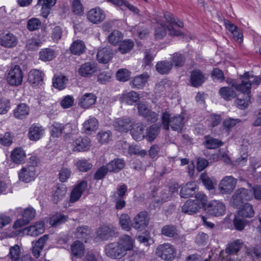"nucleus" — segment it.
Returning <instances> with one entry per match:
<instances>
[{
	"label": "nucleus",
	"instance_id": "1",
	"mask_svg": "<svg viewBox=\"0 0 261 261\" xmlns=\"http://www.w3.org/2000/svg\"><path fill=\"white\" fill-rule=\"evenodd\" d=\"M194 200L189 199L186 201L182 206V212L189 215L197 213L199 210L204 207L207 201V197L202 193H197Z\"/></svg>",
	"mask_w": 261,
	"mask_h": 261
},
{
	"label": "nucleus",
	"instance_id": "2",
	"mask_svg": "<svg viewBox=\"0 0 261 261\" xmlns=\"http://www.w3.org/2000/svg\"><path fill=\"white\" fill-rule=\"evenodd\" d=\"M184 117L181 115L171 117L169 113L164 112L162 117V122L165 129L169 130L170 126L173 130L180 133L184 126Z\"/></svg>",
	"mask_w": 261,
	"mask_h": 261
},
{
	"label": "nucleus",
	"instance_id": "3",
	"mask_svg": "<svg viewBox=\"0 0 261 261\" xmlns=\"http://www.w3.org/2000/svg\"><path fill=\"white\" fill-rule=\"evenodd\" d=\"M23 77L22 71L18 65H12L8 70L7 76V82L12 86H19L21 84Z\"/></svg>",
	"mask_w": 261,
	"mask_h": 261
},
{
	"label": "nucleus",
	"instance_id": "4",
	"mask_svg": "<svg viewBox=\"0 0 261 261\" xmlns=\"http://www.w3.org/2000/svg\"><path fill=\"white\" fill-rule=\"evenodd\" d=\"M157 255L163 259L172 260L176 256V250L170 243H164L159 245L156 248Z\"/></svg>",
	"mask_w": 261,
	"mask_h": 261
},
{
	"label": "nucleus",
	"instance_id": "5",
	"mask_svg": "<svg viewBox=\"0 0 261 261\" xmlns=\"http://www.w3.org/2000/svg\"><path fill=\"white\" fill-rule=\"evenodd\" d=\"M205 210L208 215L219 217L225 214L226 206L222 202L214 200L207 204Z\"/></svg>",
	"mask_w": 261,
	"mask_h": 261
},
{
	"label": "nucleus",
	"instance_id": "6",
	"mask_svg": "<svg viewBox=\"0 0 261 261\" xmlns=\"http://www.w3.org/2000/svg\"><path fill=\"white\" fill-rule=\"evenodd\" d=\"M242 79V83L238 84L235 81H232V87L237 90L241 92L244 95H249L250 93V88L251 86L250 78H253V75H251L249 72H246L243 75L241 76Z\"/></svg>",
	"mask_w": 261,
	"mask_h": 261
},
{
	"label": "nucleus",
	"instance_id": "7",
	"mask_svg": "<svg viewBox=\"0 0 261 261\" xmlns=\"http://www.w3.org/2000/svg\"><path fill=\"white\" fill-rule=\"evenodd\" d=\"M237 179L232 176H226L220 181L219 190L223 194H230L234 189Z\"/></svg>",
	"mask_w": 261,
	"mask_h": 261
},
{
	"label": "nucleus",
	"instance_id": "8",
	"mask_svg": "<svg viewBox=\"0 0 261 261\" xmlns=\"http://www.w3.org/2000/svg\"><path fill=\"white\" fill-rule=\"evenodd\" d=\"M252 198L250 191L245 188H240L233 195L232 203L237 206L243 203L244 201H249Z\"/></svg>",
	"mask_w": 261,
	"mask_h": 261
},
{
	"label": "nucleus",
	"instance_id": "9",
	"mask_svg": "<svg viewBox=\"0 0 261 261\" xmlns=\"http://www.w3.org/2000/svg\"><path fill=\"white\" fill-rule=\"evenodd\" d=\"M105 251L108 256L114 259H120L126 254L124 250L117 242L107 245L105 248Z\"/></svg>",
	"mask_w": 261,
	"mask_h": 261
},
{
	"label": "nucleus",
	"instance_id": "10",
	"mask_svg": "<svg viewBox=\"0 0 261 261\" xmlns=\"http://www.w3.org/2000/svg\"><path fill=\"white\" fill-rule=\"evenodd\" d=\"M148 222L149 218L147 213L142 211L134 217L131 225L136 229L142 230L148 225Z\"/></svg>",
	"mask_w": 261,
	"mask_h": 261
},
{
	"label": "nucleus",
	"instance_id": "11",
	"mask_svg": "<svg viewBox=\"0 0 261 261\" xmlns=\"http://www.w3.org/2000/svg\"><path fill=\"white\" fill-rule=\"evenodd\" d=\"M72 150L74 151L83 152L89 150L91 140L88 137H79L72 143Z\"/></svg>",
	"mask_w": 261,
	"mask_h": 261
},
{
	"label": "nucleus",
	"instance_id": "12",
	"mask_svg": "<svg viewBox=\"0 0 261 261\" xmlns=\"http://www.w3.org/2000/svg\"><path fill=\"white\" fill-rule=\"evenodd\" d=\"M35 210L32 207H28L24 210L22 214V218L17 220L13 224V228H17L29 223L35 216Z\"/></svg>",
	"mask_w": 261,
	"mask_h": 261
},
{
	"label": "nucleus",
	"instance_id": "13",
	"mask_svg": "<svg viewBox=\"0 0 261 261\" xmlns=\"http://www.w3.org/2000/svg\"><path fill=\"white\" fill-rule=\"evenodd\" d=\"M87 187V182L82 180L79 182L72 189L70 195L69 201L74 203L78 201Z\"/></svg>",
	"mask_w": 261,
	"mask_h": 261
},
{
	"label": "nucleus",
	"instance_id": "14",
	"mask_svg": "<svg viewBox=\"0 0 261 261\" xmlns=\"http://www.w3.org/2000/svg\"><path fill=\"white\" fill-rule=\"evenodd\" d=\"M88 20L93 23L97 24L104 20L106 15L103 11L99 7L91 9L87 14Z\"/></svg>",
	"mask_w": 261,
	"mask_h": 261
},
{
	"label": "nucleus",
	"instance_id": "15",
	"mask_svg": "<svg viewBox=\"0 0 261 261\" xmlns=\"http://www.w3.org/2000/svg\"><path fill=\"white\" fill-rule=\"evenodd\" d=\"M17 38L10 32H4L0 34V44L5 47L11 48L17 44Z\"/></svg>",
	"mask_w": 261,
	"mask_h": 261
},
{
	"label": "nucleus",
	"instance_id": "16",
	"mask_svg": "<svg viewBox=\"0 0 261 261\" xmlns=\"http://www.w3.org/2000/svg\"><path fill=\"white\" fill-rule=\"evenodd\" d=\"M134 122L129 118H119L114 122L116 130L120 132H127L133 126Z\"/></svg>",
	"mask_w": 261,
	"mask_h": 261
},
{
	"label": "nucleus",
	"instance_id": "17",
	"mask_svg": "<svg viewBox=\"0 0 261 261\" xmlns=\"http://www.w3.org/2000/svg\"><path fill=\"white\" fill-rule=\"evenodd\" d=\"M83 130L87 135H91L95 132L99 126L98 120L94 117H90L89 119L85 120L83 123Z\"/></svg>",
	"mask_w": 261,
	"mask_h": 261
},
{
	"label": "nucleus",
	"instance_id": "18",
	"mask_svg": "<svg viewBox=\"0 0 261 261\" xmlns=\"http://www.w3.org/2000/svg\"><path fill=\"white\" fill-rule=\"evenodd\" d=\"M97 71L96 64L93 62H86L79 69V73L84 77H90Z\"/></svg>",
	"mask_w": 261,
	"mask_h": 261
},
{
	"label": "nucleus",
	"instance_id": "19",
	"mask_svg": "<svg viewBox=\"0 0 261 261\" xmlns=\"http://www.w3.org/2000/svg\"><path fill=\"white\" fill-rule=\"evenodd\" d=\"M35 170L33 166H27L21 169L19 173V179L25 182H29L34 179Z\"/></svg>",
	"mask_w": 261,
	"mask_h": 261
},
{
	"label": "nucleus",
	"instance_id": "20",
	"mask_svg": "<svg viewBox=\"0 0 261 261\" xmlns=\"http://www.w3.org/2000/svg\"><path fill=\"white\" fill-rule=\"evenodd\" d=\"M146 126L142 123L134 124L131 127L130 134L134 140L141 141L145 138L144 130Z\"/></svg>",
	"mask_w": 261,
	"mask_h": 261
},
{
	"label": "nucleus",
	"instance_id": "21",
	"mask_svg": "<svg viewBox=\"0 0 261 261\" xmlns=\"http://www.w3.org/2000/svg\"><path fill=\"white\" fill-rule=\"evenodd\" d=\"M67 188L64 185L58 186L52 191V200L55 203L63 200L66 196Z\"/></svg>",
	"mask_w": 261,
	"mask_h": 261
},
{
	"label": "nucleus",
	"instance_id": "22",
	"mask_svg": "<svg viewBox=\"0 0 261 261\" xmlns=\"http://www.w3.org/2000/svg\"><path fill=\"white\" fill-rule=\"evenodd\" d=\"M225 24L226 28L231 33L233 39L239 43H241L243 38L242 31L229 21H225Z\"/></svg>",
	"mask_w": 261,
	"mask_h": 261
},
{
	"label": "nucleus",
	"instance_id": "23",
	"mask_svg": "<svg viewBox=\"0 0 261 261\" xmlns=\"http://www.w3.org/2000/svg\"><path fill=\"white\" fill-rule=\"evenodd\" d=\"M113 56L112 50L109 48L105 47L98 51L97 59L99 62L106 64L112 59Z\"/></svg>",
	"mask_w": 261,
	"mask_h": 261
},
{
	"label": "nucleus",
	"instance_id": "24",
	"mask_svg": "<svg viewBox=\"0 0 261 261\" xmlns=\"http://www.w3.org/2000/svg\"><path fill=\"white\" fill-rule=\"evenodd\" d=\"M134 240L128 235H123L120 237L117 243L124 250L125 253L126 251L133 249L134 247Z\"/></svg>",
	"mask_w": 261,
	"mask_h": 261
},
{
	"label": "nucleus",
	"instance_id": "25",
	"mask_svg": "<svg viewBox=\"0 0 261 261\" xmlns=\"http://www.w3.org/2000/svg\"><path fill=\"white\" fill-rule=\"evenodd\" d=\"M96 97L93 93H86L79 100V105L84 109L90 107L95 103Z\"/></svg>",
	"mask_w": 261,
	"mask_h": 261
},
{
	"label": "nucleus",
	"instance_id": "26",
	"mask_svg": "<svg viewBox=\"0 0 261 261\" xmlns=\"http://www.w3.org/2000/svg\"><path fill=\"white\" fill-rule=\"evenodd\" d=\"M205 77L202 72L198 69L193 70L190 76V82L192 86L197 87L204 82Z\"/></svg>",
	"mask_w": 261,
	"mask_h": 261
},
{
	"label": "nucleus",
	"instance_id": "27",
	"mask_svg": "<svg viewBox=\"0 0 261 261\" xmlns=\"http://www.w3.org/2000/svg\"><path fill=\"white\" fill-rule=\"evenodd\" d=\"M44 226L42 222L36 223L24 229V233L31 236H37L44 232Z\"/></svg>",
	"mask_w": 261,
	"mask_h": 261
},
{
	"label": "nucleus",
	"instance_id": "28",
	"mask_svg": "<svg viewBox=\"0 0 261 261\" xmlns=\"http://www.w3.org/2000/svg\"><path fill=\"white\" fill-rule=\"evenodd\" d=\"M197 188V185L195 182H188L181 188L180 195L182 198H188L194 194Z\"/></svg>",
	"mask_w": 261,
	"mask_h": 261
},
{
	"label": "nucleus",
	"instance_id": "29",
	"mask_svg": "<svg viewBox=\"0 0 261 261\" xmlns=\"http://www.w3.org/2000/svg\"><path fill=\"white\" fill-rule=\"evenodd\" d=\"M114 232V227L107 225L100 226L96 231L97 236L102 240H108Z\"/></svg>",
	"mask_w": 261,
	"mask_h": 261
},
{
	"label": "nucleus",
	"instance_id": "30",
	"mask_svg": "<svg viewBox=\"0 0 261 261\" xmlns=\"http://www.w3.org/2000/svg\"><path fill=\"white\" fill-rule=\"evenodd\" d=\"M43 74L39 70L33 69L30 71L28 80L32 85L36 86L43 81Z\"/></svg>",
	"mask_w": 261,
	"mask_h": 261
},
{
	"label": "nucleus",
	"instance_id": "31",
	"mask_svg": "<svg viewBox=\"0 0 261 261\" xmlns=\"http://www.w3.org/2000/svg\"><path fill=\"white\" fill-rule=\"evenodd\" d=\"M43 134V129L41 126L33 124L29 129V137L31 140H38L42 137Z\"/></svg>",
	"mask_w": 261,
	"mask_h": 261
},
{
	"label": "nucleus",
	"instance_id": "32",
	"mask_svg": "<svg viewBox=\"0 0 261 261\" xmlns=\"http://www.w3.org/2000/svg\"><path fill=\"white\" fill-rule=\"evenodd\" d=\"M30 108L25 103H20L14 110V116L17 119H22L29 114Z\"/></svg>",
	"mask_w": 261,
	"mask_h": 261
},
{
	"label": "nucleus",
	"instance_id": "33",
	"mask_svg": "<svg viewBox=\"0 0 261 261\" xmlns=\"http://www.w3.org/2000/svg\"><path fill=\"white\" fill-rule=\"evenodd\" d=\"M56 1L57 0H38V4L42 6L41 14L43 17H47L51 8L55 5Z\"/></svg>",
	"mask_w": 261,
	"mask_h": 261
},
{
	"label": "nucleus",
	"instance_id": "34",
	"mask_svg": "<svg viewBox=\"0 0 261 261\" xmlns=\"http://www.w3.org/2000/svg\"><path fill=\"white\" fill-rule=\"evenodd\" d=\"M203 144L205 147L210 149H214L223 145V143L221 140L213 138L210 136L204 137Z\"/></svg>",
	"mask_w": 261,
	"mask_h": 261
},
{
	"label": "nucleus",
	"instance_id": "35",
	"mask_svg": "<svg viewBox=\"0 0 261 261\" xmlns=\"http://www.w3.org/2000/svg\"><path fill=\"white\" fill-rule=\"evenodd\" d=\"M86 45L85 43L80 40H76L71 44L70 50L72 54L75 55H80L85 52Z\"/></svg>",
	"mask_w": 261,
	"mask_h": 261
},
{
	"label": "nucleus",
	"instance_id": "36",
	"mask_svg": "<svg viewBox=\"0 0 261 261\" xmlns=\"http://www.w3.org/2000/svg\"><path fill=\"white\" fill-rule=\"evenodd\" d=\"M242 246V241L240 240H234L228 243L225 251L228 254H234L239 252Z\"/></svg>",
	"mask_w": 261,
	"mask_h": 261
},
{
	"label": "nucleus",
	"instance_id": "37",
	"mask_svg": "<svg viewBox=\"0 0 261 261\" xmlns=\"http://www.w3.org/2000/svg\"><path fill=\"white\" fill-rule=\"evenodd\" d=\"M91 230L88 226H81L76 228L75 237L77 239L87 242V240L90 237Z\"/></svg>",
	"mask_w": 261,
	"mask_h": 261
},
{
	"label": "nucleus",
	"instance_id": "38",
	"mask_svg": "<svg viewBox=\"0 0 261 261\" xmlns=\"http://www.w3.org/2000/svg\"><path fill=\"white\" fill-rule=\"evenodd\" d=\"M172 64L167 61L158 62L155 65L156 71L161 74L168 73L172 69Z\"/></svg>",
	"mask_w": 261,
	"mask_h": 261
},
{
	"label": "nucleus",
	"instance_id": "39",
	"mask_svg": "<svg viewBox=\"0 0 261 261\" xmlns=\"http://www.w3.org/2000/svg\"><path fill=\"white\" fill-rule=\"evenodd\" d=\"M162 234L169 238L177 239L179 238L177 230L173 225H167L163 226L161 229Z\"/></svg>",
	"mask_w": 261,
	"mask_h": 261
},
{
	"label": "nucleus",
	"instance_id": "40",
	"mask_svg": "<svg viewBox=\"0 0 261 261\" xmlns=\"http://www.w3.org/2000/svg\"><path fill=\"white\" fill-rule=\"evenodd\" d=\"M68 219V217L62 214H56L50 217L49 224L53 227H57L65 223Z\"/></svg>",
	"mask_w": 261,
	"mask_h": 261
},
{
	"label": "nucleus",
	"instance_id": "41",
	"mask_svg": "<svg viewBox=\"0 0 261 261\" xmlns=\"http://www.w3.org/2000/svg\"><path fill=\"white\" fill-rule=\"evenodd\" d=\"M124 163L122 160L117 159L111 161L107 167L110 172H118L123 168Z\"/></svg>",
	"mask_w": 261,
	"mask_h": 261
},
{
	"label": "nucleus",
	"instance_id": "42",
	"mask_svg": "<svg viewBox=\"0 0 261 261\" xmlns=\"http://www.w3.org/2000/svg\"><path fill=\"white\" fill-rule=\"evenodd\" d=\"M160 132V127L157 124H153L150 126L146 129V134L145 135V138L148 141L152 142L153 141Z\"/></svg>",
	"mask_w": 261,
	"mask_h": 261
},
{
	"label": "nucleus",
	"instance_id": "43",
	"mask_svg": "<svg viewBox=\"0 0 261 261\" xmlns=\"http://www.w3.org/2000/svg\"><path fill=\"white\" fill-rule=\"evenodd\" d=\"M134 46V42L130 39H126L121 42L118 48L121 54H125L129 52Z\"/></svg>",
	"mask_w": 261,
	"mask_h": 261
},
{
	"label": "nucleus",
	"instance_id": "44",
	"mask_svg": "<svg viewBox=\"0 0 261 261\" xmlns=\"http://www.w3.org/2000/svg\"><path fill=\"white\" fill-rule=\"evenodd\" d=\"M219 92L221 96L226 100H230L236 96L234 91L228 87L221 88Z\"/></svg>",
	"mask_w": 261,
	"mask_h": 261
},
{
	"label": "nucleus",
	"instance_id": "45",
	"mask_svg": "<svg viewBox=\"0 0 261 261\" xmlns=\"http://www.w3.org/2000/svg\"><path fill=\"white\" fill-rule=\"evenodd\" d=\"M239 215L244 218H251L254 215L253 206L249 203H245L239 212Z\"/></svg>",
	"mask_w": 261,
	"mask_h": 261
},
{
	"label": "nucleus",
	"instance_id": "46",
	"mask_svg": "<svg viewBox=\"0 0 261 261\" xmlns=\"http://www.w3.org/2000/svg\"><path fill=\"white\" fill-rule=\"evenodd\" d=\"M25 157L24 151L19 148L15 149L11 155L12 161L16 164H20L24 160Z\"/></svg>",
	"mask_w": 261,
	"mask_h": 261
},
{
	"label": "nucleus",
	"instance_id": "47",
	"mask_svg": "<svg viewBox=\"0 0 261 261\" xmlns=\"http://www.w3.org/2000/svg\"><path fill=\"white\" fill-rule=\"evenodd\" d=\"M164 17L167 22L169 23L167 27V29L169 31V34L171 36H179L181 33L179 31L175 30L173 27L174 23H175V20L172 18L169 14H165Z\"/></svg>",
	"mask_w": 261,
	"mask_h": 261
},
{
	"label": "nucleus",
	"instance_id": "48",
	"mask_svg": "<svg viewBox=\"0 0 261 261\" xmlns=\"http://www.w3.org/2000/svg\"><path fill=\"white\" fill-rule=\"evenodd\" d=\"M56 57V54L53 49L45 48L39 53V59L43 61H49Z\"/></svg>",
	"mask_w": 261,
	"mask_h": 261
},
{
	"label": "nucleus",
	"instance_id": "49",
	"mask_svg": "<svg viewBox=\"0 0 261 261\" xmlns=\"http://www.w3.org/2000/svg\"><path fill=\"white\" fill-rule=\"evenodd\" d=\"M148 77V75L145 74L136 76L131 82L132 86L137 88H142L147 82Z\"/></svg>",
	"mask_w": 261,
	"mask_h": 261
},
{
	"label": "nucleus",
	"instance_id": "50",
	"mask_svg": "<svg viewBox=\"0 0 261 261\" xmlns=\"http://www.w3.org/2000/svg\"><path fill=\"white\" fill-rule=\"evenodd\" d=\"M64 128H71V124L67 123L63 125L59 123H55L53 125L52 135L54 137H58L63 132Z\"/></svg>",
	"mask_w": 261,
	"mask_h": 261
},
{
	"label": "nucleus",
	"instance_id": "51",
	"mask_svg": "<svg viewBox=\"0 0 261 261\" xmlns=\"http://www.w3.org/2000/svg\"><path fill=\"white\" fill-rule=\"evenodd\" d=\"M185 61V57L182 55L175 53L171 57L170 62L172 64V66L174 65L176 67H180L184 65Z\"/></svg>",
	"mask_w": 261,
	"mask_h": 261
},
{
	"label": "nucleus",
	"instance_id": "52",
	"mask_svg": "<svg viewBox=\"0 0 261 261\" xmlns=\"http://www.w3.org/2000/svg\"><path fill=\"white\" fill-rule=\"evenodd\" d=\"M20 254L21 251L19 246L18 245H15L10 248L8 256L12 261H18L20 257Z\"/></svg>",
	"mask_w": 261,
	"mask_h": 261
},
{
	"label": "nucleus",
	"instance_id": "53",
	"mask_svg": "<svg viewBox=\"0 0 261 261\" xmlns=\"http://www.w3.org/2000/svg\"><path fill=\"white\" fill-rule=\"evenodd\" d=\"M72 253L75 256H81L84 253V245L79 241L74 242L71 246Z\"/></svg>",
	"mask_w": 261,
	"mask_h": 261
},
{
	"label": "nucleus",
	"instance_id": "54",
	"mask_svg": "<svg viewBox=\"0 0 261 261\" xmlns=\"http://www.w3.org/2000/svg\"><path fill=\"white\" fill-rule=\"evenodd\" d=\"M67 79L64 75L59 76L53 80V86L55 88L61 90L65 88Z\"/></svg>",
	"mask_w": 261,
	"mask_h": 261
},
{
	"label": "nucleus",
	"instance_id": "55",
	"mask_svg": "<svg viewBox=\"0 0 261 261\" xmlns=\"http://www.w3.org/2000/svg\"><path fill=\"white\" fill-rule=\"evenodd\" d=\"M122 38L123 35L121 32L118 30H114L108 36V39L110 43L115 45Z\"/></svg>",
	"mask_w": 261,
	"mask_h": 261
},
{
	"label": "nucleus",
	"instance_id": "56",
	"mask_svg": "<svg viewBox=\"0 0 261 261\" xmlns=\"http://www.w3.org/2000/svg\"><path fill=\"white\" fill-rule=\"evenodd\" d=\"M75 166L78 170L82 172H87L92 167V165L85 159L78 160L75 163Z\"/></svg>",
	"mask_w": 261,
	"mask_h": 261
},
{
	"label": "nucleus",
	"instance_id": "57",
	"mask_svg": "<svg viewBox=\"0 0 261 261\" xmlns=\"http://www.w3.org/2000/svg\"><path fill=\"white\" fill-rule=\"evenodd\" d=\"M200 179L205 187L208 190H212L214 188L215 180L211 178L206 173H203L200 175Z\"/></svg>",
	"mask_w": 261,
	"mask_h": 261
},
{
	"label": "nucleus",
	"instance_id": "58",
	"mask_svg": "<svg viewBox=\"0 0 261 261\" xmlns=\"http://www.w3.org/2000/svg\"><path fill=\"white\" fill-rule=\"evenodd\" d=\"M123 97L127 104L132 105L139 99V94L134 91L128 92L123 95Z\"/></svg>",
	"mask_w": 261,
	"mask_h": 261
},
{
	"label": "nucleus",
	"instance_id": "59",
	"mask_svg": "<svg viewBox=\"0 0 261 261\" xmlns=\"http://www.w3.org/2000/svg\"><path fill=\"white\" fill-rule=\"evenodd\" d=\"M72 12L77 15H81L84 13V7L80 0H73L72 3Z\"/></svg>",
	"mask_w": 261,
	"mask_h": 261
},
{
	"label": "nucleus",
	"instance_id": "60",
	"mask_svg": "<svg viewBox=\"0 0 261 261\" xmlns=\"http://www.w3.org/2000/svg\"><path fill=\"white\" fill-rule=\"evenodd\" d=\"M119 224L123 229L129 230L130 228V218L127 214H123L119 218Z\"/></svg>",
	"mask_w": 261,
	"mask_h": 261
},
{
	"label": "nucleus",
	"instance_id": "61",
	"mask_svg": "<svg viewBox=\"0 0 261 261\" xmlns=\"http://www.w3.org/2000/svg\"><path fill=\"white\" fill-rule=\"evenodd\" d=\"M166 35V28L162 23L158 24L155 30L154 37L156 40H160Z\"/></svg>",
	"mask_w": 261,
	"mask_h": 261
},
{
	"label": "nucleus",
	"instance_id": "62",
	"mask_svg": "<svg viewBox=\"0 0 261 261\" xmlns=\"http://www.w3.org/2000/svg\"><path fill=\"white\" fill-rule=\"evenodd\" d=\"M130 73L126 69H120L116 73V78L121 82L127 81L130 77Z\"/></svg>",
	"mask_w": 261,
	"mask_h": 261
},
{
	"label": "nucleus",
	"instance_id": "63",
	"mask_svg": "<svg viewBox=\"0 0 261 261\" xmlns=\"http://www.w3.org/2000/svg\"><path fill=\"white\" fill-rule=\"evenodd\" d=\"M41 24V22L39 19L33 18L28 21L27 29L30 31H33L39 29Z\"/></svg>",
	"mask_w": 261,
	"mask_h": 261
},
{
	"label": "nucleus",
	"instance_id": "64",
	"mask_svg": "<svg viewBox=\"0 0 261 261\" xmlns=\"http://www.w3.org/2000/svg\"><path fill=\"white\" fill-rule=\"evenodd\" d=\"M112 134L110 131H101L97 135L99 142L101 143H108L111 138Z\"/></svg>",
	"mask_w": 261,
	"mask_h": 261
}]
</instances>
